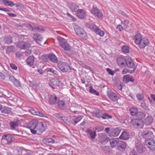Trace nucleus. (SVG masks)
Masks as SVG:
<instances>
[{"label":"nucleus","instance_id":"aec40b11","mask_svg":"<svg viewBox=\"0 0 155 155\" xmlns=\"http://www.w3.org/2000/svg\"><path fill=\"white\" fill-rule=\"evenodd\" d=\"M45 58H48L51 61L54 63H56L58 61V58L56 56L53 54H50L45 55Z\"/></svg>","mask_w":155,"mask_h":155},{"label":"nucleus","instance_id":"c85d7f7f","mask_svg":"<svg viewBox=\"0 0 155 155\" xmlns=\"http://www.w3.org/2000/svg\"><path fill=\"white\" fill-rule=\"evenodd\" d=\"M153 119L151 116H147L145 119L144 123L147 125L150 124L153 122Z\"/></svg>","mask_w":155,"mask_h":155},{"label":"nucleus","instance_id":"dca6fc26","mask_svg":"<svg viewBox=\"0 0 155 155\" xmlns=\"http://www.w3.org/2000/svg\"><path fill=\"white\" fill-rule=\"evenodd\" d=\"M13 137L10 134H8L3 135L2 137V141H6V143H10L12 140Z\"/></svg>","mask_w":155,"mask_h":155},{"label":"nucleus","instance_id":"3c124183","mask_svg":"<svg viewBox=\"0 0 155 155\" xmlns=\"http://www.w3.org/2000/svg\"><path fill=\"white\" fill-rule=\"evenodd\" d=\"M13 83H14L16 87H20L21 86V84L20 82L16 79Z\"/></svg>","mask_w":155,"mask_h":155},{"label":"nucleus","instance_id":"a878e982","mask_svg":"<svg viewBox=\"0 0 155 155\" xmlns=\"http://www.w3.org/2000/svg\"><path fill=\"white\" fill-rule=\"evenodd\" d=\"M57 104L58 107L60 109L64 110L66 108L65 102L62 100L58 101Z\"/></svg>","mask_w":155,"mask_h":155},{"label":"nucleus","instance_id":"cd10ccee","mask_svg":"<svg viewBox=\"0 0 155 155\" xmlns=\"http://www.w3.org/2000/svg\"><path fill=\"white\" fill-rule=\"evenodd\" d=\"M85 13L82 9H78L77 12V16L80 19H83L85 15Z\"/></svg>","mask_w":155,"mask_h":155},{"label":"nucleus","instance_id":"680f3d73","mask_svg":"<svg viewBox=\"0 0 155 155\" xmlns=\"http://www.w3.org/2000/svg\"><path fill=\"white\" fill-rule=\"evenodd\" d=\"M116 28L119 30L120 31H121L123 30V28L120 25H118Z\"/></svg>","mask_w":155,"mask_h":155},{"label":"nucleus","instance_id":"49530a36","mask_svg":"<svg viewBox=\"0 0 155 155\" xmlns=\"http://www.w3.org/2000/svg\"><path fill=\"white\" fill-rule=\"evenodd\" d=\"M129 23V21L128 20H125L121 21V24L124 25V28H125L128 27Z\"/></svg>","mask_w":155,"mask_h":155},{"label":"nucleus","instance_id":"473e14b6","mask_svg":"<svg viewBox=\"0 0 155 155\" xmlns=\"http://www.w3.org/2000/svg\"><path fill=\"white\" fill-rule=\"evenodd\" d=\"M9 124L11 129L12 130H15L18 125V122L14 121H11L9 122Z\"/></svg>","mask_w":155,"mask_h":155},{"label":"nucleus","instance_id":"4c0bfd02","mask_svg":"<svg viewBox=\"0 0 155 155\" xmlns=\"http://www.w3.org/2000/svg\"><path fill=\"white\" fill-rule=\"evenodd\" d=\"M130 111L132 116L136 115L138 112V109L137 107H133L131 108Z\"/></svg>","mask_w":155,"mask_h":155},{"label":"nucleus","instance_id":"f704fd0d","mask_svg":"<svg viewBox=\"0 0 155 155\" xmlns=\"http://www.w3.org/2000/svg\"><path fill=\"white\" fill-rule=\"evenodd\" d=\"M2 109L1 112L4 114H8L11 112L12 108L11 107L4 106Z\"/></svg>","mask_w":155,"mask_h":155},{"label":"nucleus","instance_id":"f03ea898","mask_svg":"<svg viewBox=\"0 0 155 155\" xmlns=\"http://www.w3.org/2000/svg\"><path fill=\"white\" fill-rule=\"evenodd\" d=\"M93 116L98 118H102L103 119H108L112 118V116L106 113H103L100 110L98 109L91 113Z\"/></svg>","mask_w":155,"mask_h":155},{"label":"nucleus","instance_id":"774afa93","mask_svg":"<svg viewBox=\"0 0 155 155\" xmlns=\"http://www.w3.org/2000/svg\"><path fill=\"white\" fill-rule=\"evenodd\" d=\"M31 53V51L29 50H27L25 52V54L26 55H28Z\"/></svg>","mask_w":155,"mask_h":155},{"label":"nucleus","instance_id":"f3484780","mask_svg":"<svg viewBox=\"0 0 155 155\" xmlns=\"http://www.w3.org/2000/svg\"><path fill=\"white\" fill-rule=\"evenodd\" d=\"M120 131L121 130L118 128L112 129L110 130L109 136H117L119 135Z\"/></svg>","mask_w":155,"mask_h":155},{"label":"nucleus","instance_id":"2eb2a0df","mask_svg":"<svg viewBox=\"0 0 155 155\" xmlns=\"http://www.w3.org/2000/svg\"><path fill=\"white\" fill-rule=\"evenodd\" d=\"M109 139L107 135L103 134L100 137L99 140L101 143L106 144L109 141Z\"/></svg>","mask_w":155,"mask_h":155},{"label":"nucleus","instance_id":"f257e3e1","mask_svg":"<svg viewBox=\"0 0 155 155\" xmlns=\"http://www.w3.org/2000/svg\"><path fill=\"white\" fill-rule=\"evenodd\" d=\"M47 127L45 122H38L37 120L33 119L29 123L27 127L30 130L33 134L40 135L45 130Z\"/></svg>","mask_w":155,"mask_h":155},{"label":"nucleus","instance_id":"2f4dec72","mask_svg":"<svg viewBox=\"0 0 155 155\" xmlns=\"http://www.w3.org/2000/svg\"><path fill=\"white\" fill-rule=\"evenodd\" d=\"M71 10L73 12H77L79 8L78 6L75 3H71L70 6Z\"/></svg>","mask_w":155,"mask_h":155},{"label":"nucleus","instance_id":"4be33fe9","mask_svg":"<svg viewBox=\"0 0 155 155\" xmlns=\"http://www.w3.org/2000/svg\"><path fill=\"white\" fill-rule=\"evenodd\" d=\"M142 37L139 31H137L136 32V35L135 36L134 38V42L135 44L138 45L140 42V41L142 39Z\"/></svg>","mask_w":155,"mask_h":155},{"label":"nucleus","instance_id":"4468645a","mask_svg":"<svg viewBox=\"0 0 155 155\" xmlns=\"http://www.w3.org/2000/svg\"><path fill=\"white\" fill-rule=\"evenodd\" d=\"M142 135L143 137L146 139H150L152 138L153 133L151 131L147 130L143 132Z\"/></svg>","mask_w":155,"mask_h":155},{"label":"nucleus","instance_id":"79ce46f5","mask_svg":"<svg viewBox=\"0 0 155 155\" xmlns=\"http://www.w3.org/2000/svg\"><path fill=\"white\" fill-rule=\"evenodd\" d=\"M95 32L96 34L99 35L101 37L103 36L104 34V32L103 31L101 30L98 27L95 30Z\"/></svg>","mask_w":155,"mask_h":155},{"label":"nucleus","instance_id":"9d476101","mask_svg":"<svg viewBox=\"0 0 155 155\" xmlns=\"http://www.w3.org/2000/svg\"><path fill=\"white\" fill-rule=\"evenodd\" d=\"M138 44L139 47L141 49H143L148 45L149 43V40L147 38L144 37Z\"/></svg>","mask_w":155,"mask_h":155},{"label":"nucleus","instance_id":"6e6552de","mask_svg":"<svg viewBox=\"0 0 155 155\" xmlns=\"http://www.w3.org/2000/svg\"><path fill=\"white\" fill-rule=\"evenodd\" d=\"M74 30L77 35L83 38L87 37L86 32L81 27L77 25L75 27Z\"/></svg>","mask_w":155,"mask_h":155},{"label":"nucleus","instance_id":"412c9836","mask_svg":"<svg viewBox=\"0 0 155 155\" xmlns=\"http://www.w3.org/2000/svg\"><path fill=\"white\" fill-rule=\"evenodd\" d=\"M126 64V66L130 68H136L135 64L133 62L132 59L130 58H128L127 59Z\"/></svg>","mask_w":155,"mask_h":155},{"label":"nucleus","instance_id":"69168bd1","mask_svg":"<svg viewBox=\"0 0 155 155\" xmlns=\"http://www.w3.org/2000/svg\"><path fill=\"white\" fill-rule=\"evenodd\" d=\"M130 71L128 70L127 69L125 68L122 71V73L123 74H125L127 72H129Z\"/></svg>","mask_w":155,"mask_h":155},{"label":"nucleus","instance_id":"1a4fd4ad","mask_svg":"<svg viewBox=\"0 0 155 155\" xmlns=\"http://www.w3.org/2000/svg\"><path fill=\"white\" fill-rule=\"evenodd\" d=\"M145 143L151 150H155V140L153 138L145 139Z\"/></svg>","mask_w":155,"mask_h":155},{"label":"nucleus","instance_id":"c03bdc74","mask_svg":"<svg viewBox=\"0 0 155 155\" xmlns=\"http://www.w3.org/2000/svg\"><path fill=\"white\" fill-rule=\"evenodd\" d=\"M109 141L112 147H114L117 146V142L114 139H109Z\"/></svg>","mask_w":155,"mask_h":155},{"label":"nucleus","instance_id":"a19ab883","mask_svg":"<svg viewBox=\"0 0 155 155\" xmlns=\"http://www.w3.org/2000/svg\"><path fill=\"white\" fill-rule=\"evenodd\" d=\"M136 116L138 117V118L141 119L142 120L146 116L145 114L141 111H138Z\"/></svg>","mask_w":155,"mask_h":155},{"label":"nucleus","instance_id":"6e6d98bb","mask_svg":"<svg viewBox=\"0 0 155 155\" xmlns=\"http://www.w3.org/2000/svg\"><path fill=\"white\" fill-rule=\"evenodd\" d=\"M35 115H38L41 117H45V115L43 113L37 111H36Z\"/></svg>","mask_w":155,"mask_h":155},{"label":"nucleus","instance_id":"6ab92c4d","mask_svg":"<svg viewBox=\"0 0 155 155\" xmlns=\"http://www.w3.org/2000/svg\"><path fill=\"white\" fill-rule=\"evenodd\" d=\"M107 95L108 97L114 102L117 101L118 99L117 94L111 91L108 92Z\"/></svg>","mask_w":155,"mask_h":155},{"label":"nucleus","instance_id":"c756f323","mask_svg":"<svg viewBox=\"0 0 155 155\" xmlns=\"http://www.w3.org/2000/svg\"><path fill=\"white\" fill-rule=\"evenodd\" d=\"M35 58L33 56H31L29 57L27 59V64L30 66L33 65Z\"/></svg>","mask_w":155,"mask_h":155},{"label":"nucleus","instance_id":"338daca9","mask_svg":"<svg viewBox=\"0 0 155 155\" xmlns=\"http://www.w3.org/2000/svg\"><path fill=\"white\" fill-rule=\"evenodd\" d=\"M104 131L106 133H107L108 134V135L109 136V134L110 133V128H106L105 129Z\"/></svg>","mask_w":155,"mask_h":155},{"label":"nucleus","instance_id":"09e8293b","mask_svg":"<svg viewBox=\"0 0 155 155\" xmlns=\"http://www.w3.org/2000/svg\"><path fill=\"white\" fill-rule=\"evenodd\" d=\"M137 150L139 153H141L143 150V147L141 145H136Z\"/></svg>","mask_w":155,"mask_h":155},{"label":"nucleus","instance_id":"864d4df0","mask_svg":"<svg viewBox=\"0 0 155 155\" xmlns=\"http://www.w3.org/2000/svg\"><path fill=\"white\" fill-rule=\"evenodd\" d=\"M107 71L108 72V73L111 75H114L115 71H112L111 69L109 68H107L106 69Z\"/></svg>","mask_w":155,"mask_h":155},{"label":"nucleus","instance_id":"c9c22d12","mask_svg":"<svg viewBox=\"0 0 155 155\" xmlns=\"http://www.w3.org/2000/svg\"><path fill=\"white\" fill-rule=\"evenodd\" d=\"M2 2L6 6H9L12 7L15 5V4L13 2L10 1L2 0Z\"/></svg>","mask_w":155,"mask_h":155},{"label":"nucleus","instance_id":"ea45409f","mask_svg":"<svg viewBox=\"0 0 155 155\" xmlns=\"http://www.w3.org/2000/svg\"><path fill=\"white\" fill-rule=\"evenodd\" d=\"M14 50L15 46L14 45L8 46L6 50V53L8 54H10L14 52Z\"/></svg>","mask_w":155,"mask_h":155},{"label":"nucleus","instance_id":"de8ad7c7","mask_svg":"<svg viewBox=\"0 0 155 155\" xmlns=\"http://www.w3.org/2000/svg\"><path fill=\"white\" fill-rule=\"evenodd\" d=\"M122 50L124 53H128L129 52V47L126 45H124L122 47Z\"/></svg>","mask_w":155,"mask_h":155},{"label":"nucleus","instance_id":"72a5a7b5","mask_svg":"<svg viewBox=\"0 0 155 155\" xmlns=\"http://www.w3.org/2000/svg\"><path fill=\"white\" fill-rule=\"evenodd\" d=\"M54 115L57 119H61L64 122L67 120V118L61 114H55Z\"/></svg>","mask_w":155,"mask_h":155},{"label":"nucleus","instance_id":"a211bd4d","mask_svg":"<svg viewBox=\"0 0 155 155\" xmlns=\"http://www.w3.org/2000/svg\"><path fill=\"white\" fill-rule=\"evenodd\" d=\"M123 82L126 84H127L129 82H133L134 81V79L133 76L129 75H126L124 76L123 78Z\"/></svg>","mask_w":155,"mask_h":155},{"label":"nucleus","instance_id":"423d86ee","mask_svg":"<svg viewBox=\"0 0 155 155\" xmlns=\"http://www.w3.org/2000/svg\"><path fill=\"white\" fill-rule=\"evenodd\" d=\"M35 24L32 23V24H29L28 25L27 27L30 30L32 31L41 32L45 31V28L41 26L37 27Z\"/></svg>","mask_w":155,"mask_h":155},{"label":"nucleus","instance_id":"ddd939ff","mask_svg":"<svg viewBox=\"0 0 155 155\" xmlns=\"http://www.w3.org/2000/svg\"><path fill=\"white\" fill-rule=\"evenodd\" d=\"M17 46L21 49H24L29 48L30 47V45L27 42L21 41L17 44Z\"/></svg>","mask_w":155,"mask_h":155},{"label":"nucleus","instance_id":"8fccbe9b","mask_svg":"<svg viewBox=\"0 0 155 155\" xmlns=\"http://www.w3.org/2000/svg\"><path fill=\"white\" fill-rule=\"evenodd\" d=\"M47 72H49L52 73L53 74H57V71L54 70L53 68H48L46 69Z\"/></svg>","mask_w":155,"mask_h":155},{"label":"nucleus","instance_id":"e2e57ef3","mask_svg":"<svg viewBox=\"0 0 155 155\" xmlns=\"http://www.w3.org/2000/svg\"><path fill=\"white\" fill-rule=\"evenodd\" d=\"M10 66L11 68L13 69L16 70L17 69V66L14 64H11Z\"/></svg>","mask_w":155,"mask_h":155},{"label":"nucleus","instance_id":"393cba45","mask_svg":"<svg viewBox=\"0 0 155 155\" xmlns=\"http://www.w3.org/2000/svg\"><path fill=\"white\" fill-rule=\"evenodd\" d=\"M126 147V144L123 141H120L119 142L118 148L120 151L122 152L124 151Z\"/></svg>","mask_w":155,"mask_h":155},{"label":"nucleus","instance_id":"13d9d810","mask_svg":"<svg viewBox=\"0 0 155 155\" xmlns=\"http://www.w3.org/2000/svg\"><path fill=\"white\" fill-rule=\"evenodd\" d=\"M120 14L126 18H129V15L124 12L121 11Z\"/></svg>","mask_w":155,"mask_h":155},{"label":"nucleus","instance_id":"7c9ffc66","mask_svg":"<svg viewBox=\"0 0 155 155\" xmlns=\"http://www.w3.org/2000/svg\"><path fill=\"white\" fill-rule=\"evenodd\" d=\"M85 26L87 28L91 29L94 32L98 27L93 24L91 23H86L85 24Z\"/></svg>","mask_w":155,"mask_h":155},{"label":"nucleus","instance_id":"0eeeda50","mask_svg":"<svg viewBox=\"0 0 155 155\" xmlns=\"http://www.w3.org/2000/svg\"><path fill=\"white\" fill-rule=\"evenodd\" d=\"M131 123L134 127L139 128H142L143 126V121L141 119L134 118L131 121Z\"/></svg>","mask_w":155,"mask_h":155},{"label":"nucleus","instance_id":"603ef678","mask_svg":"<svg viewBox=\"0 0 155 155\" xmlns=\"http://www.w3.org/2000/svg\"><path fill=\"white\" fill-rule=\"evenodd\" d=\"M77 107H74L73 106H71L70 108V111L72 112H73L74 114H75L76 113L77 111V110H76Z\"/></svg>","mask_w":155,"mask_h":155},{"label":"nucleus","instance_id":"f8f14e48","mask_svg":"<svg viewBox=\"0 0 155 155\" xmlns=\"http://www.w3.org/2000/svg\"><path fill=\"white\" fill-rule=\"evenodd\" d=\"M58 101V97L56 95H52L49 98L48 102L51 105H54L57 104Z\"/></svg>","mask_w":155,"mask_h":155},{"label":"nucleus","instance_id":"bf43d9fd","mask_svg":"<svg viewBox=\"0 0 155 155\" xmlns=\"http://www.w3.org/2000/svg\"><path fill=\"white\" fill-rule=\"evenodd\" d=\"M51 81L53 83V84L54 85H57L58 86V84H57V82H59L58 80L52 79Z\"/></svg>","mask_w":155,"mask_h":155},{"label":"nucleus","instance_id":"4d7b16f0","mask_svg":"<svg viewBox=\"0 0 155 155\" xmlns=\"http://www.w3.org/2000/svg\"><path fill=\"white\" fill-rule=\"evenodd\" d=\"M17 58H19L22 55V54L20 51H17L15 54Z\"/></svg>","mask_w":155,"mask_h":155},{"label":"nucleus","instance_id":"a18cd8bd","mask_svg":"<svg viewBox=\"0 0 155 155\" xmlns=\"http://www.w3.org/2000/svg\"><path fill=\"white\" fill-rule=\"evenodd\" d=\"M136 97L138 101L140 102L143 101V96L142 93H137L136 94Z\"/></svg>","mask_w":155,"mask_h":155},{"label":"nucleus","instance_id":"20e7f679","mask_svg":"<svg viewBox=\"0 0 155 155\" xmlns=\"http://www.w3.org/2000/svg\"><path fill=\"white\" fill-rule=\"evenodd\" d=\"M57 38L61 47L63 48L66 51L70 50L71 47L66 41V39H64L60 36H58Z\"/></svg>","mask_w":155,"mask_h":155},{"label":"nucleus","instance_id":"7ed1b4c3","mask_svg":"<svg viewBox=\"0 0 155 155\" xmlns=\"http://www.w3.org/2000/svg\"><path fill=\"white\" fill-rule=\"evenodd\" d=\"M59 69L63 72H70L71 68L69 64L65 62H60L58 64Z\"/></svg>","mask_w":155,"mask_h":155},{"label":"nucleus","instance_id":"b1692460","mask_svg":"<svg viewBox=\"0 0 155 155\" xmlns=\"http://www.w3.org/2000/svg\"><path fill=\"white\" fill-rule=\"evenodd\" d=\"M127 59L123 58H118L117 59V63L123 67H126Z\"/></svg>","mask_w":155,"mask_h":155},{"label":"nucleus","instance_id":"9b49d317","mask_svg":"<svg viewBox=\"0 0 155 155\" xmlns=\"http://www.w3.org/2000/svg\"><path fill=\"white\" fill-rule=\"evenodd\" d=\"M33 38L37 44L41 45V43L43 40V37L41 35L37 33H35L33 35Z\"/></svg>","mask_w":155,"mask_h":155},{"label":"nucleus","instance_id":"5701e85b","mask_svg":"<svg viewBox=\"0 0 155 155\" xmlns=\"http://www.w3.org/2000/svg\"><path fill=\"white\" fill-rule=\"evenodd\" d=\"M86 133H88L89 137L92 139H94L96 136V131L92 130L90 129H88L86 130Z\"/></svg>","mask_w":155,"mask_h":155},{"label":"nucleus","instance_id":"0e129e2a","mask_svg":"<svg viewBox=\"0 0 155 155\" xmlns=\"http://www.w3.org/2000/svg\"><path fill=\"white\" fill-rule=\"evenodd\" d=\"M142 102L141 103L140 106L143 108L144 109H146L147 107L145 105V104L144 103V101H142Z\"/></svg>","mask_w":155,"mask_h":155},{"label":"nucleus","instance_id":"58836bf2","mask_svg":"<svg viewBox=\"0 0 155 155\" xmlns=\"http://www.w3.org/2000/svg\"><path fill=\"white\" fill-rule=\"evenodd\" d=\"M89 91L90 93L94 95L98 96L100 95L99 93L95 90L92 86L90 87Z\"/></svg>","mask_w":155,"mask_h":155},{"label":"nucleus","instance_id":"bb28decb","mask_svg":"<svg viewBox=\"0 0 155 155\" xmlns=\"http://www.w3.org/2000/svg\"><path fill=\"white\" fill-rule=\"evenodd\" d=\"M129 133L126 131H123L119 137V139L124 140H127L129 138Z\"/></svg>","mask_w":155,"mask_h":155},{"label":"nucleus","instance_id":"052dcab7","mask_svg":"<svg viewBox=\"0 0 155 155\" xmlns=\"http://www.w3.org/2000/svg\"><path fill=\"white\" fill-rule=\"evenodd\" d=\"M9 79L12 82L16 79L13 76L11 75H9Z\"/></svg>","mask_w":155,"mask_h":155},{"label":"nucleus","instance_id":"39448f33","mask_svg":"<svg viewBox=\"0 0 155 155\" xmlns=\"http://www.w3.org/2000/svg\"><path fill=\"white\" fill-rule=\"evenodd\" d=\"M90 12L92 14L96 15L99 19H103V15L102 12L99 10L96 5H93L92 9L90 10Z\"/></svg>","mask_w":155,"mask_h":155},{"label":"nucleus","instance_id":"e433bc0d","mask_svg":"<svg viewBox=\"0 0 155 155\" xmlns=\"http://www.w3.org/2000/svg\"><path fill=\"white\" fill-rule=\"evenodd\" d=\"M4 41L5 43L10 44L12 42V38L10 36H7L4 38Z\"/></svg>","mask_w":155,"mask_h":155},{"label":"nucleus","instance_id":"5fc2aeb1","mask_svg":"<svg viewBox=\"0 0 155 155\" xmlns=\"http://www.w3.org/2000/svg\"><path fill=\"white\" fill-rule=\"evenodd\" d=\"M82 118V117L81 116H78L76 117L74 121V122L75 124H76L78 123L79 121H80Z\"/></svg>","mask_w":155,"mask_h":155},{"label":"nucleus","instance_id":"37998d69","mask_svg":"<svg viewBox=\"0 0 155 155\" xmlns=\"http://www.w3.org/2000/svg\"><path fill=\"white\" fill-rule=\"evenodd\" d=\"M43 141L46 143H48L53 144L55 143L54 140L52 138H45L43 139Z\"/></svg>","mask_w":155,"mask_h":155}]
</instances>
